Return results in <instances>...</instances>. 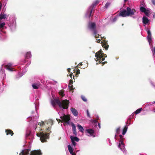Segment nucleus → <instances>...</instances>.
Segmentation results:
<instances>
[{
    "label": "nucleus",
    "mask_w": 155,
    "mask_h": 155,
    "mask_svg": "<svg viewBox=\"0 0 155 155\" xmlns=\"http://www.w3.org/2000/svg\"><path fill=\"white\" fill-rule=\"evenodd\" d=\"M143 22L144 24L146 25L149 22V19L145 16L143 17L142 18Z\"/></svg>",
    "instance_id": "obj_15"
},
{
    "label": "nucleus",
    "mask_w": 155,
    "mask_h": 155,
    "mask_svg": "<svg viewBox=\"0 0 155 155\" xmlns=\"http://www.w3.org/2000/svg\"><path fill=\"white\" fill-rule=\"evenodd\" d=\"M81 98L85 102H86L87 101V99L84 96H82Z\"/></svg>",
    "instance_id": "obj_32"
},
{
    "label": "nucleus",
    "mask_w": 155,
    "mask_h": 155,
    "mask_svg": "<svg viewBox=\"0 0 155 155\" xmlns=\"http://www.w3.org/2000/svg\"><path fill=\"white\" fill-rule=\"evenodd\" d=\"M31 57V52H28L25 56V58L28 59L30 58Z\"/></svg>",
    "instance_id": "obj_22"
},
{
    "label": "nucleus",
    "mask_w": 155,
    "mask_h": 155,
    "mask_svg": "<svg viewBox=\"0 0 155 155\" xmlns=\"http://www.w3.org/2000/svg\"><path fill=\"white\" fill-rule=\"evenodd\" d=\"M154 112H155V109L154 110Z\"/></svg>",
    "instance_id": "obj_59"
},
{
    "label": "nucleus",
    "mask_w": 155,
    "mask_h": 155,
    "mask_svg": "<svg viewBox=\"0 0 155 155\" xmlns=\"http://www.w3.org/2000/svg\"><path fill=\"white\" fill-rule=\"evenodd\" d=\"M151 12V10L149 8H147L144 12L147 16H149Z\"/></svg>",
    "instance_id": "obj_16"
},
{
    "label": "nucleus",
    "mask_w": 155,
    "mask_h": 155,
    "mask_svg": "<svg viewBox=\"0 0 155 155\" xmlns=\"http://www.w3.org/2000/svg\"><path fill=\"white\" fill-rule=\"evenodd\" d=\"M8 17V15L6 14L2 13V12L0 14V20H2L7 18Z\"/></svg>",
    "instance_id": "obj_14"
},
{
    "label": "nucleus",
    "mask_w": 155,
    "mask_h": 155,
    "mask_svg": "<svg viewBox=\"0 0 155 155\" xmlns=\"http://www.w3.org/2000/svg\"><path fill=\"white\" fill-rule=\"evenodd\" d=\"M30 150H23L19 155H42V153L40 150H35L32 151L29 153Z\"/></svg>",
    "instance_id": "obj_5"
},
{
    "label": "nucleus",
    "mask_w": 155,
    "mask_h": 155,
    "mask_svg": "<svg viewBox=\"0 0 155 155\" xmlns=\"http://www.w3.org/2000/svg\"><path fill=\"white\" fill-rule=\"evenodd\" d=\"M53 121L52 120H49L48 122L41 121V122H39L38 125H40L41 127V130L45 133L46 132L51 133V126L53 124Z\"/></svg>",
    "instance_id": "obj_1"
},
{
    "label": "nucleus",
    "mask_w": 155,
    "mask_h": 155,
    "mask_svg": "<svg viewBox=\"0 0 155 155\" xmlns=\"http://www.w3.org/2000/svg\"><path fill=\"white\" fill-rule=\"evenodd\" d=\"M88 28L93 32V35L95 38L99 37V35L97 34V32L96 29V25L94 22L89 23L88 26Z\"/></svg>",
    "instance_id": "obj_7"
},
{
    "label": "nucleus",
    "mask_w": 155,
    "mask_h": 155,
    "mask_svg": "<svg viewBox=\"0 0 155 155\" xmlns=\"http://www.w3.org/2000/svg\"><path fill=\"white\" fill-rule=\"evenodd\" d=\"M53 106L56 104L58 105L60 107H62L64 109H67L69 107V101L67 99L64 100L61 102L59 98L55 99L51 102Z\"/></svg>",
    "instance_id": "obj_2"
},
{
    "label": "nucleus",
    "mask_w": 155,
    "mask_h": 155,
    "mask_svg": "<svg viewBox=\"0 0 155 155\" xmlns=\"http://www.w3.org/2000/svg\"><path fill=\"white\" fill-rule=\"evenodd\" d=\"M117 17H116L114 18L113 20V22H115L117 19Z\"/></svg>",
    "instance_id": "obj_39"
},
{
    "label": "nucleus",
    "mask_w": 155,
    "mask_h": 155,
    "mask_svg": "<svg viewBox=\"0 0 155 155\" xmlns=\"http://www.w3.org/2000/svg\"><path fill=\"white\" fill-rule=\"evenodd\" d=\"M147 9L146 8H145L143 6H141V5H140V10L141 12H144Z\"/></svg>",
    "instance_id": "obj_24"
},
{
    "label": "nucleus",
    "mask_w": 155,
    "mask_h": 155,
    "mask_svg": "<svg viewBox=\"0 0 155 155\" xmlns=\"http://www.w3.org/2000/svg\"><path fill=\"white\" fill-rule=\"evenodd\" d=\"M151 2L154 5H155V0H151Z\"/></svg>",
    "instance_id": "obj_37"
},
{
    "label": "nucleus",
    "mask_w": 155,
    "mask_h": 155,
    "mask_svg": "<svg viewBox=\"0 0 155 155\" xmlns=\"http://www.w3.org/2000/svg\"><path fill=\"white\" fill-rule=\"evenodd\" d=\"M71 154H72V155H76V154L74 153H72Z\"/></svg>",
    "instance_id": "obj_50"
},
{
    "label": "nucleus",
    "mask_w": 155,
    "mask_h": 155,
    "mask_svg": "<svg viewBox=\"0 0 155 155\" xmlns=\"http://www.w3.org/2000/svg\"><path fill=\"white\" fill-rule=\"evenodd\" d=\"M152 103V104H153L155 103V101H153Z\"/></svg>",
    "instance_id": "obj_55"
},
{
    "label": "nucleus",
    "mask_w": 155,
    "mask_h": 155,
    "mask_svg": "<svg viewBox=\"0 0 155 155\" xmlns=\"http://www.w3.org/2000/svg\"><path fill=\"white\" fill-rule=\"evenodd\" d=\"M153 18H155V13H154V14L153 15Z\"/></svg>",
    "instance_id": "obj_49"
},
{
    "label": "nucleus",
    "mask_w": 155,
    "mask_h": 155,
    "mask_svg": "<svg viewBox=\"0 0 155 155\" xmlns=\"http://www.w3.org/2000/svg\"><path fill=\"white\" fill-rule=\"evenodd\" d=\"M141 110L142 108H140L137 109L135 111V112L134 113H133L132 114H133V115H134V113L136 114H138L141 111Z\"/></svg>",
    "instance_id": "obj_25"
},
{
    "label": "nucleus",
    "mask_w": 155,
    "mask_h": 155,
    "mask_svg": "<svg viewBox=\"0 0 155 155\" xmlns=\"http://www.w3.org/2000/svg\"><path fill=\"white\" fill-rule=\"evenodd\" d=\"M27 136H28L29 135V134H27Z\"/></svg>",
    "instance_id": "obj_56"
},
{
    "label": "nucleus",
    "mask_w": 155,
    "mask_h": 155,
    "mask_svg": "<svg viewBox=\"0 0 155 155\" xmlns=\"http://www.w3.org/2000/svg\"><path fill=\"white\" fill-rule=\"evenodd\" d=\"M12 65L11 64L9 63L5 66V67L8 70L10 71H12V69L10 68Z\"/></svg>",
    "instance_id": "obj_20"
},
{
    "label": "nucleus",
    "mask_w": 155,
    "mask_h": 155,
    "mask_svg": "<svg viewBox=\"0 0 155 155\" xmlns=\"http://www.w3.org/2000/svg\"><path fill=\"white\" fill-rule=\"evenodd\" d=\"M85 132L89 134V135L87 134L89 136H92L93 135L94 133V130L91 129H87L85 130Z\"/></svg>",
    "instance_id": "obj_12"
},
{
    "label": "nucleus",
    "mask_w": 155,
    "mask_h": 155,
    "mask_svg": "<svg viewBox=\"0 0 155 155\" xmlns=\"http://www.w3.org/2000/svg\"><path fill=\"white\" fill-rule=\"evenodd\" d=\"M120 140L119 141V144L118 145V147L124 152H126V149L125 148V145L123 143V136L120 135Z\"/></svg>",
    "instance_id": "obj_10"
},
{
    "label": "nucleus",
    "mask_w": 155,
    "mask_h": 155,
    "mask_svg": "<svg viewBox=\"0 0 155 155\" xmlns=\"http://www.w3.org/2000/svg\"><path fill=\"white\" fill-rule=\"evenodd\" d=\"M73 76V73H71L70 74V77H71V78H72V76ZM74 76L73 75V76Z\"/></svg>",
    "instance_id": "obj_43"
},
{
    "label": "nucleus",
    "mask_w": 155,
    "mask_h": 155,
    "mask_svg": "<svg viewBox=\"0 0 155 155\" xmlns=\"http://www.w3.org/2000/svg\"><path fill=\"white\" fill-rule=\"evenodd\" d=\"M71 110L72 113L74 116H78V112L77 110H76L75 108L72 107L71 109Z\"/></svg>",
    "instance_id": "obj_13"
},
{
    "label": "nucleus",
    "mask_w": 155,
    "mask_h": 155,
    "mask_svg": "<svg viewBox=\"0 0 155 155\" xmlns=\"http://www.w3.org/2000/svg\"><path fill=\"white\" fill-rule=\"evenodd\" d=\"M77 127H78V128L80 131H81L82 132H83L84 130V128L83 127L81 126L80 124H78L77 125Z\"/></svg>",
    "instance_id": "obj_21"
},
{
    "label": "nucleus",
    "mask_w": 155,
    "mask_h": 155,
    "mask_svg": "<svg viewBox=\"0 0 155 155\" xmlns=\"http://www.w3.org/2000/svg\"><path fill=\"white\" fill-rule=\"evenodd\" d=\"M5 132L6 133V134L7 135H8V134H10L11 136H12L14 133L13 131L11 130L10 129H7L5 130Z\"/></svg>",
    "instance_id": "obj_17"
},
{
    "label": "nucleus",
    "mask_w": 155,
    "mask_h": 155,
    "mask_svg": "<svg viewBox=\"0 0 155 155\" xmlns=\"http://www.w3.org/2000/svg\"><path fill=\"white\" fill-rule=\"evenodd\" d=\"M49 134L48 133H45L43 132H41L39 134L37 133V136L39 137L40 140L42 142H46L47 139L49 138Z\"/></svg>",
    "instance_id": "obj_8"
},
{
    "label": "nucleus",
    "mask_w": 155,
    "mask_h": 155,
    "mask_svg": "<svg viewBox=\"0 0 155 155\" xmlns=\"http://www.w3.org/2000/svg\"><path fill=\"white\" fill-rule=\"evenodd\" d=\"M76 70H77V72H76V74L78 75L80 73V70L78 69H77Z\"/></svg>",
    "instance_id": "obj_34"
},
{
    "label": "nucleus",
    "mask_w": 155,
    "mask_h": 155,
    "mask_svg": "<svg viewBox=\"0 0 155 155\" xmlns=\"http://www.w3.org/2000/svg\"><path fill=\"white\" fill-rule=\"evenodd\" d=\"M110 4V3H109H109H107V6L108 5H109Z\"/></svg>",
    "instance_id": "obj_52"
},
{
    "label": "nucleus",
    "mask_w": 155,
    "mask_h": 155,
    "mask_svg": "<svg viewBox=\"0 0 155 155\" xmlns=\"http://www.w3.org/2000/svg\"><path fill=\"white\" fill-rule=\"evenodd\" d=\"M87 116L88 117H90V114H89V113L88 110H87Z\"/></svg>",
    "instance_id": "obj_42"
},
{
    "label": "nucleus",
    "mask_w": 155,
    "mask_h": 155,
    "mask_svg": "<svg viewBox=\"0 0 155 155\" xmlns=\"http://www.w3.org/2000/svg\"><path fill=\"white\" fill-rule=\"evenodd\" d=\"M136 12L135 9H131L129 7H127V10H121L119 13V16L124 17L131 16L134 14Z\"/></svg>",
    "instance_id": "obj_3"
},
{
    "label": "nucleus",
    "mask_w": 155,
    "mask_h": 155,
    "mask_svg": "<svg viewBox=\"0 0 155 155\" xmlns=\"http://www.w3.org/2000/svg\"><path fill=\"white\" fill-rule=\"evenodd\" d=\"M127 0H124L125 2H126Z\"/></svg>",
    "instance_id": "obj_57"
},
{
    "label": "nucleus",
    "mask_w": 155,
    "mask_h": 155,
    "mask_svg": "<svg viewBox=\"0 0 155 155\" xmlns=\"http://www.w3.org/2000/svg\"><path fill=\"white\" fill-rule=\"evenodd\" d=\"M70 89V91H72V92H73L74 88L73 87V86L72 85H71V86L70 87H69Z\"/></svg>",
    "instance_id": "obj_31"
},
{
    "label": "nucleus",
    "mask_w": 155,
    "mask_h": 155,
    "mask_svg": "<svg viewBox=\"0 0 155 155\" xmlns=\"http://www.w3.org/2000/svg\"><path fill=\"white\" fill-rule=\"evenodd\" d=\"M102 46L104 47L103 48H104L105 50H107V44L106 42L102 45Z\"/></svg>",
    "instance_id": "obj_33"
},
{
    "label": "nucleus",
    "mask_w": 155,
    "mask_h": 155,
    "mask_svg": "<svg viewBox=\"0 0 155 155\" xmlns=\"http://www.w3.org/2000/svg\"><path fill=\"white\" fill-rule=\"evenodd\" d=\"M56 120H57V121L59 123H60V122H61V123H62V122H63V121H62V120H61L60 119H59L57 118Z\"/></svg>",
    "instance_id": "obj_35"
},
{
    "label": "nucleus",
    "mask_w": 155,
    "mask_h": 155,
    "mask_svg": "<svg viewBox=\"0 0 155 155\" xmlns=\"http://www.w3.org/2000/svg\"><path fill=\"white\" fill-rule=\"evenodd\" d=\"M60 118L64 122L66 123L67 124H69L70 117L69 115L64 114L63 116H61Z\"/></svg>",
    "instance_id": "obj_11"
},
{
    "label": "nucleus",
    "mask_w": 155,
    "mask_h": 155,
    "mask_svg": "<svg viewBox=\"0 0 155 155\" xmlns=\"http://www.w3.org/2000/svg\"><path fill=\"white\" fill-rule=\"evenodd\" d=\"M64 90H61L59 92V94L60 95L61 97H63L64 95Z\"/></svg>",
    "instance_id": "obj_28"
},
{
    "label": "nucleus",
    "mask_w": 155,
    "mask_h": 155,
    "mask_svg": "<svg viewBox=\"0 0 155 155\" xmlns=\"http://www.w3.org/2000/svg\"><path fill=\"white\" fill-rule=\"evenodd\" d=\"M68 150L70 153L71 154L73 153V149L71 147L70 145H69L68 146Z\"/></svg>",
    "instance_id": "obj_19"
},
{
    "label": "nucleus",
    "mask_w": 155,
    "mask_h": 155,
    "mask_svg": "<svg viewBox=\"0 0 155 155\" xmlns=\"http://www.w3.org/2000/svg\"><path fill=\"white\" fill-rule=\"evenodd\" d=\"M127 127L126 126H125V127H124V128L123 130L122 134L123 135H124L125 134V133H126V132L127 131Z\"/></svg>",
    "instance_id": "obj_27"
},
{
    "label": "nucleus",
    "mask_w": 155,
    "mask_h": 155,
    "mask_svg": "<svg viewBox=\"0 0 155 155\" xmlns=\"http://www.w3.org/2000/svg\"><path fill=\"white\" fill-rule=\"evenodd\" d=\"M79 66H81V65H82V63H80V64H79Z\"/></svg>",
    "instance_id": "obj_47"
},
{
    "label": "nucleus",
    "mask_w": 155,
    "mask_h": 155,
    "mask_svg": "<svg viewBox=\"0 0 155 155\" xmlns=\"http://www.w3.org/2000/svg\"><path fill=\"white\" fill-rule=\"evenodd\" d=\"M120 132V128L118 127L117 128L116 130V134L115 135V139H117L116 136L117 134H119Z\"/></svg>",
    "instance_id": "obj_26"
},
{
    "label": "nucleus",
    "mask_w": 155,
    "mask_h": 155,
    "mask_svg": "<svg viewBox=\"0 0 155 155\" xmlns=\"http://www.w3.org/2000/svg\"><path fill=\"white\" fill-rule=\"evenodd\" d=\"M71 126L72 127V130H76V127L73 123L71 124Z\"/></svg>",
    "instance_id": "obj_30"
},
{
    "label": "nucleus",
    "mask_w": 155,
    "mask_h": 155,
    "mask_svg": "<svg viewBox=\"0 0 155 155\" xmlns=\"http://www.w3.org/2000/svg\"><path fill=\"white\" fill-rule=\"evenodd\" d=\"M71 85H72V84L69 83L68 85V87H70V86H71Z\"/></svg>",
    "instance_id": "obj_48"
},
{
    "label": "nucleus",
    "mask_w": 155,
    "mask_h": 155,
    "mask_svg": "<svg viewBox=\"0 0 155 155\" xmlns=\"http://www.w3.org/2000/svg\"><path fill=\"white\" fill-rule=\"evenodd\" d=\"M73 80H70V81H69V83L72 84H73Z\"/></svg>",
    "instance_id": "obj_41"
},
{
    "label": "nucleus",
    "mask_w": 155,
    "mask_h": 155,
    "mask_svg": "<svg viewBox=\"0 0 155 155\" xmlns=\"http://www.w3.org/2000/svg\"><path fill=\"white\" fill-rule=\"evenodd\" d=\"M97 122V121L96 120H95V121H94V122H95V123H96V122Z\"/></svg>",
    "instance_id": "obj_54"
},
{
    "label": "nucleus",
    "mask_w": 155,
    "mask_h": 155,
    "mask_svg": "<svg viewBox=\"0 0 155 155\" xmlns=\"http://www.w3.org/2000/svg\"><path fill=\"white\" fill-rule=\"evenodd\" d=\"M102 41H101V43H102Z\"/></svg>",
    "instance_id": "obj_61"
},
{
    "label": "nucleus",
    "mask_w": 155,
    "mask_h": 155,
    "mask_svg": "<svg viewBox=\"0 0 155 155\" xmlns=\"http://www.w3.org/2000/svg\"><path fill=\"white\" fill-rule=\"evenodd\" d=\"M73 134H74V135L75 136H77V133L76 132V130H73Z\"/></svg>",
    "instance_id": "obj_36"
},
{
    "label": "nucleus",
    "mask_w": 155,
    "mask_h": 155,
    "mask_svg": "<svg viewBox=\"0 0 155 155\" xmlns=\"http://www.w3.org/2000/svg\"><path fill=\"white\" fill-rule=\"evenodd\" d=\"M79 65V64H78V65L76 66V67H75V68H77V69H78V67Z\"/></svg>",
    "instance_id": "obj_46"
},
{
    "label": "nucleus",
    "mask_w": 155,
    "mask_h": 155,
    "mask_svg": "<svg viewBox=\"0 0 155 155\" xmlns=\"http://www.w3.org/2000/svg\"><path fill=\"white\" fill-rule=\"evenodd\" d=\"M71 142H72V143L73 144V145L74 146H75L76 144V142H75V141H71Z\"/></svg>",
    "instance_id": "obj_38"
},
{
    "label": "nucleus",
    "mask_w": 155,
    "mask_h": 155,
    "mask_svg": "<svg viewBox=\"0 0 155 155\" xmlns=\"http://www.w3.org/2000/svg\"><path fill=\"white\" fill-rule=\"evenodd\" d=\"M70 68H69L67 69V71L68 72H70Z\"/></svg>",
    "instance_id": "obj_45"
},
{
    "label": "nucleus",
    "mask_w": 155,
    "mask_h": 155,
    "mask_svg": "<svg viewBox=\"0 0 155 155\" xmlns=\"http://www.w3.org/2000/svg\"><path fill=\"white\" fill-rule=\"evenodd\" d=\"M105 55H106V54L103 53L101 49L95 54V56L96 59L102 61L101 62H100H100L102 63V66H103V65L106 62V61L102 62L105 59L104 57H106Z\"/></svg>",
    "instance_id": "obj_6"
},
{
    "label": "nucleus",
    "mask_w": 155,
    "mask_h": 155,
    "mask_svg": "<svg viewBox=\"0 0 155 155\" xmlns=\"http://www.w3.org/2000/svg\"><path fill=\"white\" fill-rule=\"evenodd\" d=\"M71 141H76L78 142L79 140V138L77 137H73L71 136Z\"/></svg>",
    "instance_id": "obj_18"
},
{
    "label": "nucleus",
    "mask_w": 155,
    "mask_h": 155,
    "mask_svg": "<svg viewBox=\"0 0 155 155\" xmlns=\"http://www.w3.org/2000/svg\"><path fill=\"white\" fill-rule=\"evenodd\" d=\"M5 25V22H3L1 24H0V30L2 29Z\"/></svg>",
    "instance_id": "obj_29"
},
{
    "label": "nucleus",
    "mask_w": 155,
    "mask_h": 155,
    "mask_svg": "<svg viewBox=\"0 0 155 155\" xmlns=\"http://www.w3.org/2000/svg\"><path fill=\"white\" fill-rule=\"evenodd\" d=\"M105 8H107V3L105 5Z\"/></svg>",
    "instance_id": "obj_53"
},
{
    "label": "nucleus",
    "mask_w": 155,
    "mask_h": 155,
    "mask_svg": "<svg viewBox=\"0 0 155 155\" xmlns=\"http://www.w3.org/2000/svg\"><path fill=\"white\" fill-rule=\"evenodd\" d=\"M148 35L147 37V39L149 43L150 48L152 51L154 57H155V47H153L152 43V40L151 34L150 30L148 28L146 29Z\"/></svg>",
    "instance_id": "obj_4"
},
{
    "label": "nucleus",
    "mask_w": 155,
    "mask_h": 155,
    "mask_svg": "<svg viewBox=\"0 0 155 155\" xmlns=\"http://www.w3.org/2000/svg\"><path fill=\"white\" fill-rule=\"evenodd\" d=\"M133 18H135V17H134Z\"/></svg>",
    "instance_id": "obj_60"
},
{
    "label": "nucleus",
    "mask_w": 155,
    "mask_h": 155,
    "mask_svg": "<svg viewBox=\"0 0 155 155\" xmlns=\"http://www.w3.org/2000/svg\"><path fill=\"white\" fill-rule=\"evenodd\" d=\"M77 75H76L75 76H73V79L75 80V78H77Z\"/></svg>",
    "instance_id": "obj_44"
},
{
    "label": "nucleus",
    "mask_w": 155,
    "mask_h": 155,
    "mask_svg": "<svg viewBox=\"0 0 155 155\" xmlns=\"http://www.w3.org/2000/svg\"><path fill=\"white\" fill-rule=\"evenodd\" d=\"M107 49H108V46L107 45Z\"/></svg>",
    "instance_id": "obj_58"
},
{
    "label": "nucleus",
    "mask_w": 155,
    "mask_h": 155,
    "mask_svg": "<svg viewBox=\"0 0 155 155\" xmlns=\"http://www.w3.org/2000/svg\"><path fill=\"white\" fill-rule=\"evenodd\" d=\"M96 41H97V43H100V42H101V40H100V39H97L96 40Z\"/></svg>",
    "instance_id": "obj_40"
},
{
    "label": "nucleus",
    "mask_w": 155,
    "mask_h": 155,
    "mask_svg": "<svg viewBox=\"0 0 155 155\" xmlns=\"http://www.w3.org/2000/svg\"><path fill=\"white\" fill-rule=\"evenodd\" d=\"M98 126H99V127L100 128H101V127H100V124L99 123H98Z\"/></svg>",
    "instance_id": "obj_51"
},
{
    "label": "nucleus",
    "mask_w": 155,
    "mask_h": 155,
    "mask_svg": "<svg viewBox=\"0 0 155 155\" xmlns=\"http://www.w3.org/2000/svg\"><path fill=\"white\" fill-rule=\"evenodd\" d=\"M32 87L34 89H38L39 87V85L36 83H34L32 84Z\"/></svg>",
    "instance_id": "obj_23"
},
{
    "label": "nucleus",
    "mask_w": 155,
    "mask_h": 155,
    "mask_svg": "<svg viewBox=\"0 0 155 155\" xmlns=\"http://www.w3.org/2000/svg\"><path fill=\"white\" fill-rule=\"evenodd\" d=\"M99 2L100 1L99 0H96L93 3L92 5L89 8L87 13V15H88V17L89 18L92 16L93 15H92L91 14L94 8L99 3Z\"/></svg>",
    "instance_id": "obj_9"
}]
</instances>
